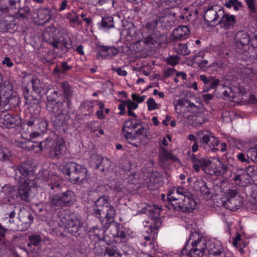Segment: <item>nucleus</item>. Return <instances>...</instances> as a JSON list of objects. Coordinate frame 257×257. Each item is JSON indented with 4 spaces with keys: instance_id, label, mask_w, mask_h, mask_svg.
Segmentation results:
<instances>
[{
    "instance_id": "obj_1",
    "label": "nucleus",
    "mask_w": 257,
    "mask_h": 257,
    "mask_svg": "<svg viewBox=\"0 0 257 257\" xmlns=\"http://www.w3.org/2000/svg\"><path fill=\"white\" fill-rule=\"evenodd\" d=\"M122 131L127 143L137 148L147 145L151 137L148 125L137 118L124 121Z\"/></svg>"
},
{
    "instance_id": "obj_2",
    "label": "nucleus",
    "mask_w": 257,
    "mask_h": 257,
    "mask_svg": "<svg viewBox=\"0 0 257 257\" xmlns=\"http://www.w3.org/2000/svg\"><path fill=\"white\" fill-rule=\"evenodd\" d=\"M17 176L20 174V178L24 179V182L13 193L14 198L18 201L30 202V192L31 189L29 181L34 179V172L32 166L28 163H22L15 170Z\"/></svg>"
},
{
    "instance_id": "obj_3",
    "label": "nucleus",
    "mask_w": 257,
    "mask_h": 257,
    "mask_svg": "<svg viewBox=\"0 0 257 257\" xmlns=\"http://www.w3.org/2000/svg\"><path fill=\"white\" fill-rule=\"evenodd\" d=\"M50 189L48 191L49 200L52 207H68L72 205L75 201L74 192L69 190H65L61 182L49 183Z\"/></svg>"
},
{
    "instance_id": "obj_4",
    "label": "nucleus",
    "mask_w": 257,
    "mask_h": 257,
    "mask_svg": "<svg viewBox=\"0 0 257 257\" xmlns=\"http://www.w3.org/2000/svg\"><path fill=\"white\" fill-rule=\"evenodd\" d=\"M95 204L93 206L92 214L98 218L106 219L104 227L106 229L110 228V231L113 236L114 231L111 229L112 225L116 224L114 222V217L115 215V210L109 202V198L107 196H102L94 201Z\"/></svg>"
},
{
    "instance_id": "obj_5",
    "label": "nucleus",
    "mask_w": 257,
    "mask_h": 257,
    "mask_svg": "<svg viewBox=\"0 0 257 257\" xmlns=\"http://www.w3.org/2000/svg\"><path fill=\"white\" fill-rule=\"evenodd\" d=\"M181 194L180 199H175L171 205L174 211L183 213H190L194 210L197 206L195 196L187 189H178L176 191Z\"/></svg>"
},
{
    "instance_id": "obj_6",
    "label": "nucleus",
    "mask_w": 257,
    "mask_h": 257,
    "mask_svg": "<svg viewBox=\"0 0 257 257\" xmlns=\"http://www.w3.org/2000/svg\"><path fill=\"white\" fill-rule=\"evenodd\" d=\"M40 150H44L50 158L59 159L66 154L67 148L63 140H55L52 138L47 139L39 144Z\"/></svg>"
},
{
    "instance_id": "obj_7",
    "label": "nucleus",
    "mask_w": 257,
    "mask_h": 257,
    "mask_svg": "<svg viewBox=\"0 0 257 257\" xmlns=\"http://www.w3.org/2000/svg\"><path fill=\"white\" fill-rule=\"evenodd\" d=\"M67 179L73 184L83 182L87 177V170L82 165L73 162L67 163L63 167Z\"/></svg>"
},
{
    "instance_id": "obj_8",
    "label": "nucleus",
    "mask_w": 257,
    "mask_h": 257,
    "mask_svg": "<svg viewBox=\"0 0 257 257\" xmlns=\"http://www.w3.org/2000/svg\"><path fill=\"white\" fill-rule=\"evenodd\" d=\"M61 222L72 235L82 237L85 235V230L80 218L74 214H66L61 219Z\"/></svg>"
},
{
    "instance_id": "obj_9",
    "label": "nucleus",
    "mask_w": 257,
    "mask_h": 257,
    "mask_svg": "<svg viewBox=\"0 0 257 257\" xmlns=\"http://www.w3.org/2000/svg\"><path fill=\"white\" fill-rule=\"evenodd\" d=\"M159 13L153 15V19L146 23L145 27L147 30H155L159 23L162 24V26L167 27L171 25V15L169 11L163 8L159 7Z\"/></svg>"
},
{
    "instance_id": "obj_10",
    "label": "nucleus",
    "mask_w": 257,
    "mask_h": 257,
    "mask_svg": "<svg viewBox=\"0 0 257 257\" xmlns=\"http://www.w3.org/2000/svg\"><path fill=\"white\" fill-rule=\"evenodd\" d=\"M204 9L203 19L205 23L210 27L217 25L223 8L218 5H213L209 6L207 9Z\"/></svg>"
},
{
    "instance_id": "obj_11",
    "label": "nucleus",
    "mask_w": 257,
    "mask_h": 257,
    "mask_svg": "<svg viewBox=\"0 0 257 257\" xmlns=\"http://www.w3.org/2000/svg\"><path fill=\"white\" fill-rule=\"evenodd\" d=\"M211 134L207 131H199L197 133L200 143L199 147L204 150L206 152L210 151L215 153L219 150L218 148L211 147L210 143L211 141Z\"/></svg>"
},
{
    "instance_id": "obj_12",
    "label": "nucleus",
    "mask_w": 257,
    "mask_h": 257,
    "mask_svg": "<svg viewBox=\"0 0 257 257\" xmlns=\"http://www.w3.org/2000/svg\"><path fill=\"white\" fill-rule=\"evenodd\" d=\"M209 257H234L230 252H225L219 242H211L207 247Z\"/></svg>"
},
{
    "instance_id": "obj_13",
    "label": "nucleus",
    "mask_w": 257,
    "mask_h": 257,
    "mask_svg": "<svg viewBox=\"0 0 257 257\" xmlns=\"http://www.w3.org/2000/svg\"><path fill=\"white\" fill-rule=\"evenodd\" d=\"M234 41L236 49L246 51L248 48L250 37L247 32L244 31H239L236 34Z\"/></svg>"
},
{
    "instance_id": "obj_14",
    "label": "nucleus",
    "mask_w": 257,
    "mask_h": 257,
    "mask_svg": "<svg viewBox=\"0 0 257 257\" xmlns=\"http://www.w3.org/2000/svg\"><path fill=\"white\" fill-rule=\"evenodd\" d=\"M71 108V105L63 101L58 100L57 102L46 103V109L51 114H57L59 112H68Z\"/></svg>"
},
{
    "instance_id": "obj_15",
    "label": "nucleus",
    "mask_w": 257,
    "mask_h": 257,
    "mask_svg": "<svg viewBox=\"0 0 257 257\" xmlns=\"http://www.w3.org/2000/svg\"><path fill=\"white\" fill-rule=\"evenodd\" d=\"M188 242L191 243V248L205 252L207 248L206 240L200 236L197 232H193L190 234Z\"/></svg>"
},
{
    "instance_id": "obj_16",
    "label": "nucleus",
    "mask_w": 257,
    "mask_h": 257,
    "mask_svg": "<svg viewBox=\"0 0 257 257\" xmlns=\"http://www.w3.org/2000/svg\"><path fill=\"white\" fill-rule=\"evenodd\" d=\"M167 40L166 36L159 31H155L151 35L144 38V42L147 45H155L157 44L161 46Z\"/></svg>"
},
{
    "instance_id": "obj_17",
    "label": "nucleus",
    "mask_w": 257,
    "mask_h": 257,
    "mask_svg": "<svg viewBox=\"0 0 257 257\" xmlns=\"http://www.w3.org/2000/svg\"><path fill=\"white\" fill-rule=\"evenodd\" d=\"M236 23L235 17L229 13H225L223 9L217 25L225 30H228L233 28Z\"/></svg>"
},
{
    "instance_id": "obj_18",
    "label": "nucleus",
    "mask_w": 257,
    "mask_h": 257,
    "mask_svg": "<svg viewBox=\"0 0 257 257\" xmlns=\"http://www.w3.org/2000/svg\"><path fill=\"white\" fill-rule=\"evenodd\" d=\"M56 29L53 25H51L46 28L42 34V38L44 41L50 44L54 48H59L57 46L56 35Z\"/></svg>"
},
{
    "instance_id": "obj_19",
    "label": "nucleus",
    "mask_w": 257,
    "mask_h": 257,
    "mask_svg": "<svg viewBox=\"0 0 257 257\" xmlns=\"http://www.w3.org/2000/svg\"><path fill=\"white\" fill-rule=\"evenodd\" d=\"M68 112H59L52 119L54 125L57 130H60L62 127L64 130L67 128L69 123L70 116Z\"/></svg>"
},
{
    "instance_id": "obj_20",
    "label": "nucleus",
    "mask_w": 257,
    "mask_h": 257,
    "mask_svg": "<svg viewBox=\"0 0 257 257\" xmlns=\"http://www.w3.org/2000/svg\"><path fill=\"white\" fill-rule=\"evenodd\" d=\"M96 51L98 52L96 57L99 59L109 58L112 57L118 54V50L115 47L105 46L98 45L96 47Z\"/></svg>"
},
{
    "instance_id": "obj_21",
    "label": "nucleus",
    "mask_w": 257,
    "mask_h": 257,
    "mask_svg": "<svg viewBox=\"0 0 257 257\" xmlns=\"http://www.w3.org/2000/svg\"><path fill=\"white\" fill-rule=\"evenodd\" d=\"M190 157L191 160L193 163L192 166L193 168L197 172H199L200 169L206 172V168L209 167L212 163L208 159L198 157L194 154H192Z\"/></svg>"
},
{
    "instance_id": "obj_22",
    "label": "nucleus",
    "mask_w": 257,
    "mask_h": 257,
    "mask_svg": "<svg viewBox=\"0 0 257 257\" xmlns=\"http://www.w3.org/2000/svg\"><path fill=\"white\" fill-rule=\"evenodd\" d=\"M0 96L3 104L6 105L9 103V98H11L13 95V84L9 81H5L0 87Z\"/></svg>"
},
{
    "instance_id": "obj_23",
    "label": "nucleus",
    "mask_w": 257,
    "mask_h": 257,
    "mask_svg": "<svg viewBox=\"0 0 257 257\" xmlns=\"http://www.w3.org/2000/svg\"><path fill=\"white\" fill-rule=\"evenodd\" d=\"M60 87L63 90L64 100L66 103L72 105L71 99L73 96L74 89L72 86L67 81H63L60 83Z\"/></svg>"
},
{
    "instance_id": "obj_24",
    "label": "nucleus",
    "mask_w": 257,
    "mask_h": 257,
    "mask_svg": "<svg viewBox=\"0 0 257 257\" xmlns=\"http://www.w3.org/2000/svg\"><path fill=\"white\" fill-rule=\"evenodd\" d=\"M190 33L188 27L186 26H180L175 28L171 35L173 40H182L186 39Z\"/></svg>"
},
{
    "instance_id": "obj_25",
    "label": "nucleus",
    "mask_w": 257,
    "mask_h": 257,
    "mask_svg": "<svg viewBox=\"0 0 257 257\" xmlns=\"http://www.w3.org/2000/svg\"><path fill=\"white\" fill-rule=\"evenodd\" d=\"M45 183V188L48 191L50 189V186H49V183H54L55 182H60V179L58 176H50L49 172L48 170H44L39 173V177Z\"/></svg>"
},
{
    "instance_id": "obj_26",
    "label": "nucleus",
    "mask_w": 257,
    "mask_h": 257,
    "mask_svg": "<svg viewBox=\"0 0 257 257\" xmlns=\"http://www.w3.org/2000/svg\"><path fill=\"white\" fill-rule=\"evenodd\" d=\"M186 117L188 118L190 123L195 127L201 125L206 119V117L202 110L192 115H189Z\"/></svg>"
},
{
    "instance_id": "obj_27",
    "label": "nucleus",
    "mask_w": 257,
    "mask_h": 257,
    "mask_svg": "<svg viewBox=\"0 0 257 257\" xmlns=\"http://www.w3.org/2000/svg\"><path fill=\"white\" fill-rule=\"evenodd\" d=\"M199 78L200 80L203 82L207 89H215L220 82L218 79L210 76L207 77L204 75H201Z\"/></svg>"
},
{
    "instance_id": "obj_28",
    "label": "nucleus",
    "mask_w": 257,
    "mask_h": 257,
    "mask_svg": "<svg viewBox=\"0 0 257 257\" xmlns=\"http://www.w3.org/2000/svg\"><path fill=\"white\" fill-rule=\"evenodd\" d=\"M179 189H185L182 187H173L172 188L170 189L167 194V200L168 201L169 203L167 205V207L169 209H172L171 205L175 202V199H180L181 194L177 192L176 191Z\"/></svg>"
},
{
    "instance_id": "obj_29",
    "label": "nucleus",
    "mask_w": 257,
    "mask_h": 257,
    "mask_svg": "<svg viewBox=\"0 0 257 257\" xmlns=\"http://www.w3.org/2000/svg\"><path fill=\"white\" fill-rule=\"evenodd\" d=\"M241 201L236 198L226 199L222 202V204L226 208L231 211H235L241 205Z\"/></svg>"
},
{
    "instance_id": "obj_30",
    "label": "nucleus",
    "mask_w": 257,
    "mask_h": 257,
    "mask_svg": "<svg viewBox=\"0 0 257 257\" xmlns=\"http://www.w3.org/2000/svg\"><path fill=\"white\" fill-rule=\"evenodd\" d=\"M20 2V0H1L0 10L4 13H7L10 9L15 8L16 4Z\"/></svg>"
},
{
    "instance_id": "obj_31",
    "label": "nucleus",
    "mask_w": 257,
    "mask_h": 257,
    "mask_svg": "<svg viewBox=\"0 0 257 257\" xmlns=\"http://www.w3.org/2000/svg\"><path fill=\"white\" fill-rule=\"evenodd\" d=\"M94 159L98 161V162L95 163V168L100 169L102 172H104L108 169L110 167L109 161L103 159L99 155L94 156Z\"/></svg>"
},
{
    "instance_id": "obj_32",
    "label": "nucleus",
    "mask_w": 257,
    "mask_h": 257,
    "mask_svg": "<svg viewBox=\"0 0 257 257\" xmlns=\"http://www.w3.org/2000/svg\"><path fill=\"white\" fill-rule=\"evenodd\" d=\"M19 218L22 223L28 225L29 226L33 222L34 220V217L31 212L27 210L19 212Z\"/></svg>"
},
{
    "instance_id": "obj_33",
    "label": "nucleus",
    "mask_w": 257,
    "mask_h": 257,
    "mask_svg": "<svg viewBox=\"0 0 257 257\" xmlns=\"http://www.w3.org/2000/svg\"><path fill=\"white\" fill-rule=\"evenodd\" d=\"M0 122L3 124L4 127L14 128L19 123L16 119L10 114L5 115L3 118H1Z\"/></svg>"
},
{
    "instance_id": "obj_34",
    "label": "nucleus",
    "mask_w": 257,
    "mask_h": 257,
    "mask_svg": "<svg viewBox=\"0 0 257 257\" xmlns=\"http://www.w3.org/2000/svg\"><path fill=\"white\" fill-rule=\"evenodd\" d=\"M19 211V208L15 205H8L5 211V220H8L9 222L13 223V218L15 217L16 212Z\"/></svg>"
},
{
    "instance_id": "obj_35",
    "label": "nucleus",
    "mask_w": 257,
    "mask_h": 257,
    "mask_svg": "<svg viewBox=\"0 0 257 257\" xmlns=\"http://www.w3.org/2000/svg\"><path fill=\"white\" fill-rule=\"evenodd\" d=\"M111 228L114 231V233H113V238H120L122 242H125L126 240L128 235L123 230L121 229L117 224L112 225Z\"/></svg>"
},
{
    "instance_id": "obj_36",
    "label": "nucleus",
    "mask_w": 257,
    "mask_h": 257,
    "mask_svg": "<svg viewBox=\"0 0 257 257\" xmlns=\"http://www.w3.org/2000/svg\"><path fill=\"white\" fill-rule=\"evenodd\" d=\"M56 42H57V45L59 46V44H61L63 46V48L61 47L62 50H65L66 52L68 51L71 48V43H69V42H71V39L69 37L67 38H60L59 39H56Z\"/></svg>"
},
{
    "instance_id": "obj_37",
    "label": "nucleus",
    "mask_w": 257,
    "mask_h": 257,
    "mask_svg": "<svg viewBox=\"0 0 257 257\" xmlns=\"http://www.w3.org/2000/svg\"><path fill=\"white\" fill-rule=\"evenodd\" d=\"M12 157V154L7 148L0 146V161H10Z\"/></svg>"
},
{
    "instance_id": "obj_38",
    "label": "nucleus",
    "mask_w": 257,
    "mask_h": 257,
    "mask_svg": "<svg viewBox=\"0 0 257 257\" xmlns=\"http://www.w3.org/2000/svg\"><path fill=\"white\" fill-rule=\"evenodd\" d=\"M59 93L53 89H48L46 92L47 103H53L57 102L58 100Z\"/></svg>"
},
{
    "instance_id": "obj_39",
    "label": "nucleus",
    "mask_w": 257,
    "mask_h": 257,
    "mask_svg": "<svg viewBox=\"0 0 257 257\" xmlns=\"http://www.w3.org/2000/svg\"><path fill=\"white\" fill-rule=\"evenodd\" d=\"M42 237L40 235L33 234L29 236L27 245L28 247H31L32 245L35 246H38L42 242Z\"/></svg>"
},
{
    "instance_id": "obj_40",
    "label": "nucleus",
    "mask_w": 257,
    "mask_h": 257,
    "mask_svg": "<svg viewBox=\"0 0 257 257\" xmlns=\"http://www.w3.org/2000/svg\"><path fill=\"white\" fill-rule=\"evenodd\" d=\"M38 17L40 20L45 21L44 23H46L51 19L50 11L47 8L41 9L38 11Z\"/></svg>"
},
{
    "instance_id": "obj_41",
    "label": "nucleus",
    "mask_w": 257,
    "mask_h": 257,
    "mask_svg": "<svg viewBox=\"0 0 257 257\" xmlns=\"http://www.w3.org/2000/svg\"><path fill=\"white\" fill-rule=\"evenodd\" d=\"M250 15L257 14V1L244 0Z\"/></svg>"
},
{
    "instance_id": "obj_42",
    "label": "nucleus",
    "mask_w": 257,
    "mask_h": 257,
    "mask_svg": "<svg viewBox=\"0 0 257 257\" xmlns=\"http://www.w3.org/2000/svg\"><path fill=\"white\" fill-rule=\"evenodd\" d=\"M101 27L103 29H109L114 27L113 18L111 16L102 18Z\"/></svg>"
},
{
    "instance_id": "obj_43",
    "label": "nucleus",
    "mask_w": 257,
    "mask_h": 257,
    "mask_svg": "<svg viewBox=\"0 0 257 257\" xmlns=\"http://www.w3.org/2000/svg\"><path fill=\"white\" fill-rule=\"evenodd\" d=\"M152 220L153 224L151 227L148 228L149 230H150L151 232H153L154 231L157 232V229L162 225V219L159 217V215H157L152 217Z\"/></svg>"
},
{
    "instance_id": "obj_44",
    "label": "nucleus",
    "mask_w": 257,
    "mask_h": 257,
    "mask_svg": "<svg viewBox=\"0 0 257 257\" xmlns=\"http://www.w3.org/2000/svg\"><path fill=\"white\" fill-rule=\"evenodd\" d=\"M219 164L218 166L219 170H218L219 174L224 175L229 170V167L231 165H229V160H218Z\"/></svg>"
},
{
    "instance_id": "obj_45",
    "label": "nucleus",
    "mask_w": 257,
    "mask_h": 257,
    "mask_svg": "<svg viewBox=\"0 0 257 257\" xmlns=\"http://www.w3.org/2000/svg\"><path fill=\"white\" fill-rule=\"evenodd\" d=\"M174 49L178 54H181L183 56L188 55L190 52L185 44L179 43L175 47Z\"/></svg>"
},
{
    "instance_id": "obj_46",
    "label": "nucleus",
    "mask_w": 257,
    "mask_h": 257,
    "mask_svg": "<svg viewBox=\"0 0 257 257\" xmlns=\"http://www.w3.org/2000/svg\"><path fill=\"white\" fill-rule=\"evenodd\" d=\"M41 117H39L36 115H32L31 117L27 121V124L28 126L32 127L36 130V128L38 126L40 122V119H41Z\"/></svg>"
},
{
    "instance_id": "obj_47",
    "label": "nucleus",
    "mask_w": 257,
    "mask_h": 257,
    "mask_svg": "<svg viewBox=\"0 0 257 257\" xmlns=\"http://www.w3.org/2000/svg\"><path fill=\"white\" fill-rule=\"evenodd\" d=\"M225 5L228 8L233 7L235 11L239 10L243 7L242 3L239 0H228L226 2Z\"/></svg>"
},
{
    "instance_id": "obj_48",
    "label": "nucleus",
    "mask_w": 257,
    "mask_h": 257,
    "mask_svg": "<svg viewBox=\"0 0 257 257\" xmlns=\"http://www.w3.org/2000/svg\"><path fill=\"white\" fill-rule=\"evenodd\" d=\"M32 88L34 91L36 93L39 94L42 92V87L40 81L37 78H33L31 80Z\"/></svg>"
},
{
    "instance_id": "obj_49",
    "label": "nucleus",
    "mask_w": 257,
    "mask_h": 257,
    "mask_svg": "<svg viewBox=\"0 0 257 257\" xmlns=\"http://www.w3.org/2000/svg\"><path fill=\"white\" fill-rule=\"evenodd\" d=\"M247 157L252 162L257 164V148H251L247 152Z\"/></svg>"
},
{
    "instance_id": "obj_50",
    "label": "nucleus",
    "mask_w": 257,
    "mask_h": 257,
    "mask_svg": "<svg viewBox=\"0 0 257 257\" xmlns=\"http://www.w3.org/2000/svg\"><path fill=\"white\" fill-rule=\"evenodd\" d=\"M118 249L115 245H108L105 247V252L110 256H114L117 254L119 257L120 254L117 253Z\"/></svg>"
},
{
    "instance_id": "obj_51",
    "label": "nucleus",
    "mask_w": 257,
    "mask_h": 257,
    "mask_svg": "<svg viewBox=\"0 0 257 257\" xmlns=\"http://www.w3.org/2000/svg\"><path fill=\"white\" fill-rule=\"evenodd\" d=\"M178 105L180 106L181 108L184 109H185L186 108L190 107L191 109H193V108H196V107L194 104L191 103L187 99L179 100L178 102ZM184 111H185V110H184Z\"/></svg>"
},
{
    "instance_id": "obj_52",
    "label": "nucleus",
    "mask_w": 257,
    "mask_h": 257,
    "mask_svg": "<svg viewBox=\"0 0 257 257\" xmlns=\"http://www.w3.org/2000/svg\"><path fill=\"white\" fill-rule=\"evenodd\" d=\"M40 120L39 124L36 130L39 131L42 133H45L47 130L48 126L47 122L42 117L41 119H40Z\"/></svg>"
},
{
    "instance_id": "obj_53",
    "label": "nucleus",
    "mask_w": 257,
    "mask_h": 257,
    "mask_svg": "<svg viewBox=\"0 0 257 257\" xmlns=\"http://www.w3.org/2000/svg\"><path fill=\"white\" fill-rule=\"evenodd\" d=\"M180 57L177 55L170 56L166 59V62L168 65L174 66L179 63Z\"/></svg>"
},
{
    "instance_id": "obj_54",
    "label": "nucleus",
    "mask_w": 257,
    "mask_h": 257,
    "mask_svg": "<svg viewBox=\"0 0 257 257\" xmlns=\"http://www.w3.org/2000/svg\"><path fill=\"white\" fill-rule=\"evenodd\" d=\"M30 12V10L29 7H24L20 9L18 12V15L19 18L24 19L27 17Z\"/></svg>"
},
{
    "instance_id": "obj_55",
    "label": "nucleus",
    "mask_w": 257,
    "mask_h": 257,
    "mask_svg": "<svg viewBox=\"0 0 257 257\" xmlns=\"http://www.w3.org/2000/svg\"><path fill=\"white\" fill-rule=\"evenodd\" d=\"M246 173H245V176L249 177L257 175V166H249L246 168Z\"/></svg>"
},
{
    "instance_id": "obj_56",
    "label": "nucleus",
    "mask_w": 257,
    "mask_h": 257,
    "mask_svg": "<svg viewBox=\"0 0 257 257\" xmlns=\"http://www.w3.org/2000/svg\"><path fill=\"white\" fill-rule=\"evenodd\" d=\"M67 18L71 24H76V22H78L79 16L75 12L73 11Z\"/></svg>"
},
{
    "instance_id": "obj_57",
    "label": "nucleus",
    "mask_w": 257,
    "mask_h": 257,
    "mask_svg": "<svg viewBox=\"0 0 257 257\" xmlns=\"http://www.w3.org/2000/svg\"><path fill=\"white\" fill-rule=\"evenodd\" d=\"M148 110L150 111L155 110L157 108L158 104L153 98L148 99L147 101Z\"/></svg>"
},
{
    "instance_id": "obj_58",
    "label": "nucleus",
    "mask_w": 257,
    "mask_h": 257,
    "mask_svg": "<svg viewBox=\"0 0 257 257\" xmlns=\"http://www.w3.org/2000/svg\"><path fill=\"white\" fill-rule=\"evenodd\" d=\"M200 191L202 195L208 196L210 194V190L204 183L200 188Z\"/></svg>"
},
{
    "instance_id": "obj_59",
    "label": "nucleus",
    "mask_w": 257,
    "mask_h": 257,
    "mask_svg": "<svg viewBox=\"0 0 257 257\" xmlns=\"http://www.w3.org/2000/svg\"><path fill=\"white\" fill-rule=\"evenodd\" d=\"M243 244V247H244L246 245L243 241L241 240L240 235L238 234L234 238V240L233 242V244L234 246H236V248L241 246V244Z\"/></svg>"
},
{
    "instance_id": "obj_60",
    "label": "nucleus",
    "mask_w": 257,
    "mask_h": 257,
    "mask_svg": "<svg viewBox=\"0 0 257 257\" xmlns=\"http://www.w3.org/2000/svg\"><path fill=\"white\" fill-rule=\"evenodd\" d=\"M237 191L235 190L228 189L224 193L226 199L235 198L237 195Z\"/></svg>"
},
{
    "instance_id": "obj_61",
    "label": "nucleus",
    "mask_w": 257,
    "mask_h": 257,
    "mask_svg": "<svg viewBox=\"0 0 257 257\" xmlns=\"http://www.w3.org/2000/svg\"><path fill=\"white\" fill-rule=\"evenodd\" d=\"M60 66L62 70V73H65L72 68V67L69 65L67 62L65 61L61 62Z\"/></svg>"
},
{
    "instance_id": "obj_62",
    "label": "nucleus",
    "mask_w": 257,
    "mask_h": 257,
    "mask_svg": "<svg viewBox=\"0 0 257 257\" xmlns=\"http://www.w3.org/2000/svg\"><path fill=\"white\" fill-rule=\"evenodd\" d=\"M120 101L122 102H125L127 107H130L131 109L133 110L137 109L138 107V104L137 103L131 101L130 99Z\"/></svg>"
},
{
    "instance_id": "obj_63",
    "label": "nucleus",
    "mask_w": 257,
    "mask_h": 257,
    "mask_svg": "<svg viewBox=\"0 0 257 257\" xmlns=\"http://www.w3.org/2000/svg\"><path fill=\"white\" fill-rule=\"evenodd\" d=\"M132 97L133 100L136 101L138 103H141L145 100V98H146V96L143 95L142 96H139L136 93H133L132 95Z\"/></svg>"
},
{
    "instance_id": "obj_64",
    "label": "nucleus",
    "mask_w": 257,
    "mask_h": 257,
    "mask_svg": "<svg viewBox=\"0 0 257 257\" xmlns=\"http://www.w3.org/2000/svg\"><path fill=\"white\" fill-rule=\"evenodd\" d=\"M176 70L173 68H169L164 72V77L168 78L174 74Z\"/></svg>"
}]
</instances>
